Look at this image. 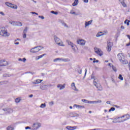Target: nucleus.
Returning a JSON list of instances; mask_svg holds the SVG:
<instances>
[{"instance_id": "nucleus-6", "label": "nucleus", "mask_w": 130, "mask_h": 130, "mask_svg": "<svg viewBox=\"0 0 130 130\" xmlns=\"http://www.w3.org/2000/svg\"><path fill=\"white\" fill-rule=\"evenodd\" d=\"M94 49V52L95 53H96V54H98V55H99L100 56H102V55H103V52L101 50V49L96 47H95Z\"/></svg>"}, {"instance_id": "nucleus-1", "label": "nucleus", "mask_w": 130, "mask_h": 130, "mask_svg": "<svg viewBox=\"0 0 130 130\" xmlns=\"http://www.w3.org/2000/svg\"><path fill=\"white\" fill-rule=\"evenodd\" d=\"M117 57L119 61H120V62L123 64H127L128 63V61L125 59L124 54L122 53H119L117 54Z\"/></svg>"}, {"instance_id": "nucleus-45", "label": "nucleus", "mask_w": 130, "mask_h": 130, "mask_svg": "<svg viewBox=\"0 0 130 130\" xmlns=\"http://www.w3.org/2000/svg\"><path fill=\"white\" fill-rule=\"evenodd\" d=\"M32 14H35L36 15H38V13H37L36 12H32Z\"/></svg>"}, {"instance_id": "nucleus-41", "label": "nucleus", "mask_w": 130, "mask_h": 130, "mask_svg": "<svg viewBox=\"0 0 130 130\" xmlns=\"http://www.w3.org/2000/svg\"><path fill=\"white\" fill-rule=\"evenodd\" d=\"M93 62L94 63H95V62H99V60H96L95 61V60H94L93 61Z\"/></svg>"}, {"instance_id": "nucleus-10", "label": "nucleus", "mask_w": 130, "mask_h": 130, "mask_svg": "<svg viewBox=\"0 0 130 130\" xmlns=\"http://www.w3.org/2000/svg\"><path fill=\"white\" fill-rule=\"evenodd\" d=\"M67 42L69 44V45H71L72 48L73 49V50H76V48H77V46L74 44L72 42L70 41H67Z\"/></svg>"}, {"instance_id": "nucleus-12", "label": "nucleus", "mask_w": 130, "mask_h": 130, "mask_svg": "<svg viewBox=\"0 0 130 130\" xmlns=\"http://www.w3.org/2000/svg\"><path fill=\"white\" fill-rule=\"evenodd\" d=\"M58 60H62V61H70V60L68 59H63L62 58H56L53 60V61L56 62V61H57Z\"/></svg>"}, {"instance_id": "nucleus-57", "label": "nucleus", "mask_w": 130, "mask_h": 130, "mask_svg": "<svg viewBox=\"0 0 130 130\" xmlns=\"http://www.w3.org/2000/svg\"><path fill=\"white\" fill-rule=\"evenodd\" d=\"M42 19H44V17L43 16L41 17Z\"/></svg>"}, {"instance_id": "nucleus-39", "label": "nucleus", "mask_w": 130, "mask_h": 130, "mask_svg": "<svg viewBox=\"0 0 130 130\" xmlns=\"http://www.w3.org/2000/svg\"><path fill=\"white\" fill-rule=\"evenodd\" d=\"M31 129V127H30L29 126H26L25 127V129Z\"/></svg>"}, {"instance_id": "nucleus-18", "label": "nucleus", "mask_w": 130, "mask_h": 130, "mask_svg": "<svg viewBox=\"0 0 130 130\" xmlns=\"http://www.w3.org/2000/svg\"><path fill=\"white\" fill-rule=\"evenodd\" d=\"M93 22V20H91L89 21H86L85 23V28L86 27H88V26H89V25H91V24H92V23Z\"/></svg>"}, {"instance_id": "nucleus-35", "label": "nucleus", "mask_w": 130, "mask_h": 130, "mask_svg": "<svg viewBox=\"0 0 130 130\" xmlns=\"http://www.w3.org/2000/svg\"><path fill=\"white\" fill-rule=\"evenodd\" d=\"M69 127H70V128H72V129H71V130L76 129V128H77V126H74V127L69 126Z\"/></svg>"}, {"instance_id": "nucleus-16", "label": "nucleus", "mask_w": 130, "mask_h": 130, "mask_svg": "<svg viewBox=\"0 0 130 130\" xmlns=\"http://www.w3.org/2000/svg\"><path fill=\"white\" fill-rule=\"evenodd\" d=\"M43 80H40V79H37L35 80V82H32V84H34L35 85H37V84H40L41 82H43Z\"/></svg>"}, {"instance_id": "nucleus-26", "label": "nucleus", "mask_w": 130, "mask_h": 130, "mask_svg": "<svg viewBox=\"0 0 130 130\" xmlns=\"http://www.w3.org/2000/svg\"><path fill=\"white\" fill-rule=\"evenodd\" d=\"M21 101V99L20 98H17L15 99L16 103H19Z\"/></svg>"}, {"instance_id": "nucleus-13", "label": "nucleus", "mask_w": 130, "mask_h": 130, "mask_svg": "<svg viewBox=\"0 0 130 130\" xmlns=\"http://www.w3.org/2000/svg\"><path fill=\"white\" fill-rule=\"evenodd\" d=\"M78 44H80V45H85L86 43V41L84 40H78L77 41Z\"/></svg>"}, {"instance_id": "nucleus-62", "label": "nucleus", "mask_w": 130, "mask_h": 130, "mask_svg": "<svg viewBox=\"0 0 130 130\" xmlns=\"http://www.w3.org/2000/svg\"><path fill=\"white\" fill-rule=\"evenodd\" d=\"M51 103H53V102H51Z\"/></svg>"}, {"instance_id": "nucleus-23", "label": "nucleus", "mask_w": 130, "mask_h": 130, "mask_svg": "<svg viewBox=\"0 0 130 130\" xmlns=\"http://www.w3.org/2000/svg\"><path fill=\"white\" fill-rule=\"evenodd\" d=\"M122 6L123 7V8H126V7H127V6L126 5V4H125V3L124 2V1H122L121 2Z\"/></svg>"}, {"instance_id": "nucleus-40", "label": "nucleus", "mask_w": 130, "mask_h": 130, "mask_svg": "<svg viewBox=\"0 0 130 130\" xmlns=\"http://www.w3.org/2000/svg\"><path fill=\"white\" fill-rule=\"evenodd\" d=\"M26 33H24V34L23 35V38H26Z\"/></svg>"}, {"instance_id": "nucleus-52", "label": "nucleus", "mask_w": 130, "mask_h": 130, "mask_svg": "<svg viewBox=\"0 0 130 130\" xmlns=\"http://www.w3.org/2000/svg\"><path fill=\"white\" fill-rule=\"evenodd\" d=\"M64 26H66V27H68V25H67L66 23H64Z\"/></svg>"}, {"instance_id": "nucleus-28", "label": "nucleus", "mask_w": 130, "mask_h": 130, "mask_svg": "<svg viewBox=\"0 0 130 130\" xmlns=\"http://www.w3.org/2000/svg\"><path fill=\"white\" fill-rule=\"evenodd\" d=\"M44 55H46V54H44L43 55L38 56L37 59H40V58H42V57L44 56Z\"/></svg>"}, {"instance_id": "nucleus-44", "label": "nucleus", "mask_w": 130, "mask_h": 130, "mask_svg": "<svg viewBox=\"0 0 130 130\" xmlns=\"http://www.w3.org/2000/svg\"><path fill=\"white\" fill-rule=\"evenodd\" d=\"M0 14H1V15H2L3 16H5V14H4L3 12H0Z\"/></svg>"}, {"instance_id": "nucleus-56", "label": "nucleus", "mask_w": 130, "mask_h": 130, "mask_svg": "<svg viewBox=\"0 0 130 130\" xmlns=\"http://www.w3.org/2000/svg\"><path fill=\"white\" fill-rule=\"evenodd\" d=\"M104 111H105V112H107V110H105Z\"/></svg>"}, {"instance_id": "nucleus-21", "label": "nucleus", "mask_w": 130, "mask_h": 130, "mask_svg": "<svg viewBox=\"0 0 130 130\" xmlns=\"http://www.w3.org/2000/svg\"><path fill=\"white\" fill-rule=\"evenodd\" d=\"M78 4H79V0H75L74 2L72 4V6L73 7H76Z\"/></svg>"}, {"instance_id": "nucleus-32", "label": "nucleus", "mask_w": 130, "mask_h": 130, "mask_svg": "<svg viewBox=\"0 0 130 130\" xmlns=\"http://www.w3.org/2000/svg\"><path fill=\"white\" fill-rule=\"evenodd\" d=\"M72 87L73 89H76V86L75 85V83H72L71 84Z\"/></svg>"}, {"instance_id": "nucleus-27", "label": "nucleus", "mask_w": 130, "mask_h": 130, "mask_svg": "<svg viewBox=\"0 0 130 130\" xmlns=\"http://www.w3.org/2000/svg\"><path fill=\"white\" fill-rule=\"evenodd\" d=\"M118 79L119 80H120V81H123V77H122V75L121 74L119 75Z\"/></svg>"}, {"instance_id": "nucleus-15", "label": "nucleus", "mask_w": 130, "mask_h": 130, "mask_svg": "<svg viewBox=\"0 0 130 130\" xmlns=\"http://www.w3.org/2000/svg\"><path fill=\"white\" fill-rule=\"evenodd\" d=\"M123 117V119H124V121H125L127 120V119H129V115L128 114H126L122 116Z\"/></svg>"}, {"instance_id": "nucleus-30", "label": "nucleus", "mask_w": 130, "mask_h": 130, "mask_svg": "<svg viewBox=\"0 0 130 130\" xmlns=\"http://www.w3.org/2000/svg\"><path fill=\"white\" fill-rule=\"evenodd\" d=\"M7 130H14V127H12V126H8L7 128Z\"/></svg>"}, {"instance_id": "nucleus-33", "label": "nucleus", "mask_w": 130, "mask_h": 130, "mask_svg": "<svg viewBox=\"0 0 130 130\" xmlns=\"http://www.w3.org/2000/svg\"><path fill=\"white\" fill-rule=\"evenodd\" d=\"M51 13L52 14H54V15H57V14H58V12H54V11H52L51 12Z\"/></svg>"}, {"instance_id": "nucleus-7", "label": "nucleus", "mask_w": 130, "mask_h": 130, "mask_svg": "<svg viewBox=\"0 0 130 130\" xmlns=\"http://www.w3.org/2000/svg\"><path fill=\"white\" fill-rule=\"evenodd\" d=\"M93 84L94 85V86H95V87H96L98 90H99V91H102V86H101V85H100V84L98 83L97 82L94 81H93Z\"/></svg>"}, {"instance_id": "nucleus-19", "label": "nucleus", "mask_w": 130, "mask_h": 130, "mask_svg": "<svg viewBox=\"0 0 130 130\" xmlns=\"http://www.w3.org/2000/svg\"><path fill=\"white\" fill-rule=\"evenodd\" d=\"M58 88H60V90H62V89H64L66 88V84H63V85L61 84H58L57 85Z\"/></svg>"}, {"instance_id": "nucleus-46", "label": "nucleus", "mask_w": 130, "mask_h": 130, "mask_svg": "<svg viewBox=\"0 0 130 130\" xmlns=\"http://www.w3.org/2000/svg\"><path fill=\"white\" fill-rule=\"evenodd\" d=\"M29 97L30 98H32V97H33V94H30V95L29 96Z\"/></svg>"}, {"instance_id": "nucleus-54", "label": "nucleus", "mask_w": 130, "mask_h": 130, "mask_svg": "<svg viewBox=\"0 0 130 130\" xmlns=\"http://www.w3.org/2000/svg\"><path fill=\"white\" fill-rule=\"evenodd\" d=\"M128 57H130V53H128Z\"/></svg>"}, {"instance_id": "nucleus-25", "label": "nucleus", "mask_w": 130, "mask_h": 130, "mask_svg": "<svg viewBox=\"0 0 130 130\" xmlns=\"http://www.w3.org/2000/svg\"><path fill=\"white\" fill-rule=\"evenodd\" d=\"M129 20H126L124 21V24H126L127 26H129Z\"/></svg>"}, {"instance_id": "nucleus-36", "label": "nucleus", "mask_w": 130, "mask_h": 130, "mask_svg": "<svg viewBox=\"0 0 130 130\" xmlns=\"http://www.w3.org/2000/svg\"><path fill=\"white\" fill-rule=\"evenodd\" d=\"M70 14H71L72 15H76V12H74L73 11H71L70 12Z\"/></svg>"}, {"instance_id": "nucleus-9", "label": "nucleus", "mask_w": 130, "mask_h": 130, "mask_svg": "<svg viewBox=\"0 0 130 130\" xmlns=\"http://www.w3.org/2000/svg\"><path fill=\"white\" fill-rule=\"evenodd\" d=\"M82 102H84L85 103H101V101H89L85 99L82 100Z\"/></svg>"}, {"instance_id": "nucleus-14", "label": "nucleus", "mask_w": 130, "mask_h": 130, "mask_svg": "<svg viewBox=\"0 0 130 130\" xmlns=\"http://www.w3.org/2000/svg\"><path fill=\"white\" fill-rule=\"evenodd\" d=\"M41 126V124L40 123H34L32 125V127H35V128H39Z\"/></svg>"}, {"instance_id": "nucleus-50", "label": "nucleus", "mask_w": 130, "mask_h": 130, "mask_svg": "<svg viewBox=\"0 0 130 130\" xmlns=\"http://www.w3.org/2000/svg\"><path fill=\"white\" fill-rule=\"evenodd\" d=\"M119 1L120 2V3L121 2H124V0H119Z\"/></svg>"}, {"instance_id": "nucleus-4", "label": "nucleus", "mask_w": 130, "mask_h": 130, "mask_svg": "<svg viewBox=\"0 0 130 130\" xmlns=\"http://www.w3.org/2000/svg\"><path fill=\"white\" fill-rule=\"evenodd\" d=\"M41 50V46H37L34 48L30 49V52L32 53H36V52H39Z\"/></svg>"}, {"instance_id": "nucleus-42", "label": "nucleus", "mask_w": 130, "mask_h": 130, "mask_svg": "<svg viewBox=\"0 0 130 130\" xmlns=\"http://www.w3.org/2000/svg\"><path fill=\"white\" fill-rule=\"evenodd\" d=\"M26 59L25 58H23L22 59V61H23V62H25L26 61Z\"/></svg>"}, {"instance_id": "nucleus-17", "label": "nucleus", "mask_w": 130, "mask_h": 130, "mask_svg": "<svg viewBox=\"0 0 130 130\" xmlns=\"http://www.w3.org/2000/svg\"><path fill=\"white\" fill-rule=\"evenodd\" d=\"M124 121V120L123 119V118L122 116L119 117L117 118V122H123Z\"/></svg>"}, {"instance_id": "nucleus-11", "label": "nucleus", "mask_w": 130, "mask_h": 130, "mask_svg": "<svg viewBox=\"0 0 130 130\" xmlns=\"http://www.w3.org/2000/svg\"><path fill=\"white\" fill-rule=\"evenodd\" d=\"M112 47V45H111V44L110 42H108L107 46V50L109 52H110L111 51V48Z\"/></svg>"}, {"instance_id": "nucleus-22", "label": "nucleus", "mask_w": 130, "mask_h": 130, "mask_svg": "<svg viewBox=\"0 0 130 130\" xmlns=\"http://www.w3.org/2000/svg\"><path fill=\"white\" fill-rule=\"evenodd\" d=\"M46 85H43L40 86V89L41 90H46L47 88H46Z\"/></svg>"}, {"instance_id": "nucleus-47", "label": "nucleus", "mask_w": 130, "mask_h": 130, "mask_svg": "<svg viewBox=\"0 0 130 130\" xmlns=\"http://www.w3.org/2000/svg\"><path fill=\"white\" fill-rule=\"evenodd\" d=\"M121 29H124V26H121Z\"/></svg>"}, {"instance_id": "nucleus-58", "label": "nucleus", "mask_w": 130, "mask_h": 130, "mask_svg": "<svg viewBox=\"0 0 130 130\" xmlns=\"http://www.w3.org/2000/svg\"><path fill=\"white\" fill-rule=\"evenodd\" d=\"M111 64V63H110L108 64V66H110Z\"/></svg>"}, {"instance_id": "nucleus-5", "label": "nucleus", "mask_w": 130, "mask_h": 130, "mask_svg": "<svg viewBox=\"0 0 130 130\" xmlns=\"http://www.w3.org/2000/svg\"><path fill=\"white\" fill-rule=\"evenodd\" d=\"M5 5H6L7 7H9V8H11L14 10H17L18 9V6H17V5H15V4H13L12 3L7 2L5 3Z\"/></svg>"}, {"instance_id": "nucleus-38", "label": "nucleus", "mask_w": 130, "mask_h": 130, "mask_svg": "<svg viewBox=\"0 0 130 130\" xmlns=\"http://www.w3.org/2000/svg\"><path fill=\"white\" fill-rule=\"evenodd\" d=\"M27 27H26V28L24 29V31H23V32H24V33H26V32H27Z\"/></svg>"}, {"instance_id": "nucleus-37", "label": "nucleus", "mask_w": 130, "mask_h": 130, "mask_svg": "<svg viewBox=\"0 0 130 130\" xmlns=\"http://www.w3.org/2000/svg\"><path fill=\"white\" fill-rule=\"evenodd\" d=\"M112 69H113V71H114V72H116V68H115L114 66H112Z\"/></svg>"}, {"instance_id": "nucleus-3", "label": "nucleus", "mask_w": 130, "mask_h": 130, "mask_svg": "<svg viewBox=\"0 0 130 130\" xmlns=\"http://www.w3.org/2000/svg\"><path fill=\"white\" fill-rule=\"evenodd\" d=\"M54 40L56 42V43L59 45V46H64V45L63 44V43L60 41V39L59 38H57L56 36L54 37Z\"/></svg>"}, {"instance_id": "nucleus-49", "label": "nucleus", "mask_w": 130, "mask_h": 130, "mask_svg": "<svg viewBox=\"0 0 130 130\" xmlns=\"http://www.w3.org/2000/svg\"><path fill=\"white\" fill-rule=\"evenodd\" d=\"M19 60L20 61H22L23 59H22L21 58H19Z\"/></svg>"}, {"instance_id": "nucleus-51", "label": "nucleus", "mask_w": 130, "mask_h": 130, "mask_svg": "<svg viewBox=\"0 0 130 130\" xmlns=\"http://www.w3.org/2000/svg\"><path fill=\"white\" fill-rule=\"evenodd\" d=\"M70 109H73V107L70 106Z\"/></svg>"}, {"instance_id": "nucleus-48", "label": "nucleus", "mask_w": 130, "mask_h": 130, "mask_svg": "<svg viewBox=\"0 0 130 130\" xmlns=\"http://www.w3.org/2000/svg\"><path fill=\"white\" fill-rule=\"evenodd\" d=\"M15 44L16 45H18V44H19V42L15 43Z\"/></svg>"}, {"instance_id": "nucleus-60", "label": "nucleus", "mask_w": 130, "mask_h": 130, "mask_svg": "<svg viewBox=\"0 0 130 130\" xmlns=\"http://www.w3.org/2000/svg\"><path fill=\"white\" fill-rule=\"evenodd\" d=\"M93 59H94V60H95V59H96V58H94Z\"/></svg>"}, {"instance_id": "nucleus-29", "label": "nucleus", "mask_w": 130, "mask_h": 130, "mask_svg": "<svg viewBox=\"0 0 130 130\" xmlns=\"http://www.w3.org/2000/svg\"><path fill=\"white\" fill-rule=\"evenodd\" d=\"M114 110H115V108L112 107L110 108V109H109V112H111V111H114Z\"/></svg>"}, {"instance_id": "nucleus-43", "label": "nucleus", "mask_w": 130, "mask_h": 130, "mask_svg": "<svg viewBox=\"0 0 130 130\" xmlns=\"http://www.w3.org/2000/svg\"><path fill=\"white\" fill-rule=\"evenodd\" d=\"M83 2H84V3H88V2H89V0H83Z\"/></svg>"}, {"instance_id": "nucleus-2", "label": "nucleus", "mask_w": 130, "mask_h": 130, "mask_svg": "<svg viewBox=\"0 0 130 130\" xmlns=\"http://www.w3.org/2000/svg\"><path fill=\"white\" fill-rule=\"evenodd\" d=\"M0 35L4 37H9L10 36V33L8 32V30L6 28H4V29L1 30L0 31Z\"/></svg>"}, {"instance_id": "nucleus-55", "label": "nucleus", "mask_w": 130, "mask_h": 130, "mask_svg": "<svg viewBox=\"0 0 130 130\" xmlns=\"http://www.w3.org/2000/svg\"><path fill=\"white\" fill-rule=\"evenodd\" d=\"M90 60H93V59H92V58H90Z\"/></svg>"}, {"instance_id": "nucleus-53", "label": "nucleus", "mask_w": 130, "mask_h": 130, "mask_svg": "<svg viewBox=\"0 0 130 130\" xmlns=\"http://www.w3.org/2000/svg\"><path fill=\"white\" fill-rule=\"evenodd\" d=\"M89 113H92V111H89Z\"/></svg>"}, {"instance_id": "nucleus-24", "label": "nucleus", "mask_w": 130, "mask_h": 130, "mask_svg": "<svg viewBox=\"0 0 130 130\" xmlns=\"http://www.w3.org/2000/svg\"><path fill=\"white\" fill-rule=\"evenodd\" d=\"M102 35H104V34H102V31H100L96 34V37H100V36H102Z\"/></svg>"}, {"instance_id": "nucleus-31", "label": "nucleus", "mask_w": 130, "mask_h": 130, "mask_svg": "<svg viewBox=\"0 0 130 130\" xmlns=\"http://www.w3.org/2000/svg\"><path fill=\"white\" fill-rule=\"evenodd\" d=\"M46 106L45 104H42L40 106L41 108H44Z\"/></svg>"}, {"instance_id": "nucleus-20", "label": "nucleus", "mask_w": 130, "mask_h": 130, "mask_svg": "<svg viewBox=\"0 0 130 130\" xmlns=\"http://www.w3.org/2000/svg\"><path fill=\"white\" fill-rule=\"evenodd\" d=\"M74 107H76V108H85V107L84 106H80L78 105H74L73 106Z\"/></svg>"}, {"instance_id": "nucleus-34", "label": "nucleus", "mask_w": 130, "mask_h": 130, "mask_svg": "<svg viewBox=\"0 0 130 130\" xmlns=\"http://www.w3.org/2000/svg\"><path fill=\"white\" fill-rule=\"evenodd\" d=\"M17 25L18 26H19L20 27H21V26H22V22H18Z\"/></svg>"}, {"instance_id": "nucleus-61", "label": "nucleus", "mask_w": 130, "mask_h": 130, "mask_svg": "<svg viewBox=\"0 0 130 130\" xmlns=\"http://www.w3.org/2000/svg\"><path fill=\"white\" fill-rule=\"evenodd\" d=\"M86 72H87V69L85 70Z\"/></svg>"}, {"instance_id": "nucleus-8", "label": "nucleus", "mask_w": 130, "mask_h": 130, "mask_svg": "<svg viewBox=\"0 0 130 130\" xmlns=\"http://www.w3.org/2000/svg\"><path fill=\"white\" fill-rule=\"evenodd\" d=\"M8 64H9V63L5 59H3L0 61L1 67H6V66H8Z\"/></svg>"}, {"instance_id": "nucleus-59", "label": "nucleus", "mask_w": 130, "mask_h": 130, "mask_svg": "<svg viewBox=\"0 0 130 130\" xmlns=\"http://www.w3.org/2000/svg\"><path fill=\"white\" fill-rule=\"evenodd\" d=\"M106 62H108V61L107 60V61H106Z\"/></svg>"}]
</instances>
